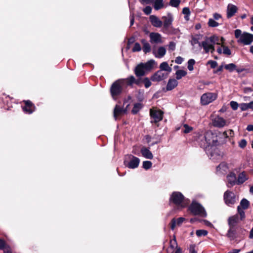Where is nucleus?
<instances>
[{
    "instance_id": "obj_1",
    "label": "nucleus",
    "mask_w": 253,
    "mask_h": 253,
    "mask_svg": "<svg viewBox=\"0 0 253 253\" xmlns=\"http://www.w3.org/2000/svg\"><path fill=\"white\" fill-rule=\"evenodd\" d=\"M201 147L208 148L218 145L217 136L211 131H207L204 134H200L197 140Z\"/></svg>"
},
{
    "instance_id": "obj_2",
    "label": "nucleus",
    "mask_w": 253,
    "mask_h": 253,
    "mask_svg": "<svg viewBox=\"0 0 253 253\" xmlns=\"http://www.w3.org/2000/svg\"><path fill=\"white\" fill-rule=\"evenodd\" d=\"M125 84V79H118L113 83L110 88V92L112 98L116 100L122 94Z\"/></svg>"
},
{
    "instance_id": "obj_3",
    "label": "nucleus",
    "mask_w": 253,
    "mask_h": 253,
    "mask_svg": "<svg viewBox=\"0 0 253 253\" xmlns=\"http://www.w3.org/2000/svg\"><path fill=\"white\" fill-rule=\"evenodd\" d=\"M188 211L193 215H199L202 217L207 216V212L203 206L195 201H193L188 208Z\"/></svg>"
},
{
    "instance_id": "obj_4",
    "label": "nucleus",
    "mask_w": 253,
    "mask_h": 253,
    "mask_svg": "<svg viewBox=\"0 0 253 253\" xmlns=\"http://www.w3.org/2000/svg\"><path fill=\"white\" fill-rule=\"evenodd\" d=\"M184 200L185 197L181 192L174 191L170 195L169 202V204L172 203L177 206L184 208L185 207V205H183Z\"/></svg>"
},
{
    "instance_id": "obj_5",
    "label": "nucleus",
    "mask_w": 253,
    "mask_h": 253,
    "mask_svg": "<svg viewBox=\"0 0 253 253\" xmlns=\"http://www.w3.org/2000/svg\"><path fill=\"white\" fill-rule=\"evenodd\" d=\"M140 163V159L131 154H127L125 156L124 165L129 169H134L138 168Z\"/></svg>"
},
{
    "instance_id": "obj_6",
    "label": "nucleus",
    "mask_w": 253,
    "mask_h": 253,
    "mask_svg": "<svg viewBox=\"0 0 253 253\" xmlns=\"http://www.w3.org/2000/svg\"><path fill=\"white\" fill-rule=\"evenodd\" d=\"M164 112L159 110H150V116L153 120L151 121V123L155 124L158 127L159 126V122L162 121L163 119Z\"/></svg>"
},
{
    "instance_id": "obj_7",
    "label": "nucleus",
    "mask_w": 253,
    "mask_h": 253,
    "mask_svg": "<svg viewBox=\"0 0 253 253\" xmlns=\"http://www.w3.org/2000/svg\"><path fill=\"white\" fill-rule=\"evenodd\" d=\"M223 199L225 203L228 206H231L236 202L235 194L232 191L228 190L224 192Z\"/></svg>"
},
{
    "instance_id": "obj_8",
    "label": "nucleus",
    "mask_w": 253,
    "mask_h": 253,
    "mask_svg": "<svg viewBox=\"0 0 253 253\" xmlns=\"http://www.w3.org/2000/svg\"><path fill=\"white\" fill-rule=\"evenodd\" d=\"M216 98L215 94L211 92L203 94L201 97V102L202 105H206L215 100Z\"/></svg>"
},
{
    "instance_id": "obj_9",
    "label": "nucleus",
    "mask_w": 253,
    "mask_h": 253,
    "mask_svg": "<svg viewBox=\"0 0 253 253\" xmlns=\"http://www.w3.org/2000/svg\"><path fill=\"white\" fill-rule=\"evenodd\" d=\"M23 103L24 104V106H22V110L25 113L31 114L35 111L36 106L31 101L23 100Z\"/></svg>"
},
{
    "instance_id": "obj_10",
    "label": "nucleus",
    "mask_w": 253,
    "mask_h": 253,
    "mask_svg": "<svg viewBox=\"0 0 253 253\" xmlns=\"http://www.w3.org/2000/svg\"><path fill=\"white\" fill-rule=\"evenodd\" d=\"M253 42V35L244 32L238 40V42L243 43L244 45H249Z\"/></svg>"
},
{
    "instance_id": "obj_11",
    "label": "nucleus",
    "mask_w": 253,
    "mask_h": 253,
    "mask_svg": "<svg viewBox=\"0 0 253 253\" xmlns=\"http://www.w3.org/2000/svg\"><path fill=\"white\" fill-rule=\"evenodd\" d=\"M212 124L214 127L222 128L226 125V121L218 116L212 120Z\"/></svg>"
},
{
    "instance_id": "obj_12",
    "label": "nucleus",
    "mask_w": 253,
    "mask_h": 253,
    "mask_svg": "<svg viewBox=\"0 0 253 253\" xmlns=\"http://www.w3.org/2000/svg\"><path fill=\"white\" fill-rule=\"evenodd\" d=\"M237 230H238V227H229L226 236L230 241H233L237 238H241V236L238 235Z\"/></svg>"
},
{
    "instance_id": "obj_13",
    "label": "nucleus",
    "mask_w": 253,
    "mask_h": 253,
    "mask_svg": "<svg viewBox=\"0 0 253 253\" xmlns=\"http://www.w3.org/2000/svg\"><path fill=\"white\" fill-rule=\"evenodd\" d=\"M126 109H124L118 105H116L114 109L113 116L116 120L119 116H122L126 113Z\"/></svg>"
},
{
    "instance_id": "obj_14",
    "label": "nucleus",
    "mask_w": 253,
    "mask_h": 253,
    "mask_svg": "<svg viewBox=\"0 0 253 253\" xmlns=\"http://www.w3.org/2000/svg\"><path fill=\"white\" fill-rule=\"evenodd\" d=\"M228 187L231 188L235 184H237V179L236 174L233 172H230L227 176Z\"/></svg>"
},
{
    "instance_id": "obj_15",
    "label": "nucleus",
    "mask_w": 253,
    "mask_h": 253,
    "mask_svg": "<svg viewBox=\"0 0 253 253\" xmlns=\"http://www.w3.org/2000/svg\"><path fill=\"white\" fill-rule=\"evenodd\" d=\"M162 19L163 20L164 28L165 29H168L173 20V16L170 13H168L167 16H163Z\"/></svg>"
},
{
    "instance_id": "obj_16",
    "label": "nucleus",
    "mask_w": 253,
    "mask_h": 253,
    "mask_svg": "<svg viewBox=\"0 0 253 253\" xmlns=\"http://www.w3.org/2000/svg\"><path fill=\"white\" fill-rule=\"evenodd\" d=\"M142 64H138L135 68L134 72L136 76L138 78L144 76L146 74V71L142 66Z\"/></svg>"
},
{
    "instance_id": "obj_17",
    "label": "nucleus",
    "mask_w": 253,
    "mask_h": 253,
    "mask_svg": "<svg viewBox=\"0 0 253 253\" xmlns=\"http://www.w3.org/2000/svg\"><path fill=\"white\" fill-rule=\"evenodd\" d=\"M238 10L237 7L233 4H229L227 9V17L230 18L233 16Z\"/></svg>"
},
{
    "instance_id": "obj_18",
    "label": "nucleus",
    "mask_w": 253,
    "mask_h": 253,
    "mask_svg": "<svg viewBox=\"0 0 253 253\" xmlns=\"http://www.w3.org/2000/svg\"><path fill=\"white\" fill-rule=\"evenodd\" d=\"M239 221V216L237 214L230 216L228 219V224L229 227H238L237 224Z\"/></svg>"
},
{
    "instance_id": "obj_19",
    "label": "nucleus",
    "mask_w": 253,
    "mask_h": 253,
    "mask_svg": "<svg viewBox=\"0 0 253 253\" xmlns=\"http://www.w3.org/2000/svg\"><path fill=\"white\" fill-rule=\"evenodd\" d=\"M201 45L204 48L206 53H208L211 51V54L213 53L215 50V47L213 44H208L206 41H203L201 42Z\"/></svg>"
},
{
    "instance_id": "obj_20",
    "label": "nucleus",
    "mask_w": 253,
    "mask_h": 253,
    "mask_svg": "<svg viewBox=\"0 0 253 253\" xmlns=\"http://www.w3.org/2000/svg\"><path fill=\"white\" fill-rule=\"evenodd\" d=\"M149 19L152 25L155 27L159 28L163 25V22L155 15H151Z\"/></svg>"
},
{
    "instance_id": "obj_21",
    "label": "nucleus",
    "mask_w": 253,
    "mask_h": 253,
    "mask_svg": "<svg viewBox=\"0 0 253 253\" xmlns=\"http://www.w3.org/2000/svg\"><path fill=\"white\" fill-rule=\"evenodd\" d=\"M142 155L145 158L148 159H152L153 155L152 152L149 150L148 148L143 147L140 150Z\"/></svg>"
},
{
    "instance_id": "obj_22",
    "label": "nucleus",
    "mask_w": 253,
    "mask_h": 253,
    "mask_svg": "<svg viewBox=\"0 0 253 253\" xmlns=\"http://www.w3.org/2000/svg\"><path fill=\"white\" fill-rule=\"evenodd\" d=\"M178 82L176 80L174 79H169L167 85V90H171L177 86Z\"/></svg>"
},
{
    "instance_id": "obj_23",
    "label": "nucleus",
    "mask_w": 253,
    "mask_h": 253,
    "mask_svg": "<svg viewBox=\"0 0 253 253\" xmlns=\"http://www.w3.org/2000/svg\"><path fill=\"white\" fill-rule=\"evenodd\" d=\"M140 64H142V66H143L144 69L146 72H148L150 71L153 68L154 65L155 64V60L151 59L145 63H141Z\"/></svg>"
},
{
    "instance_id": "obj_24",
    "label": "nucleus",
    "mask_w": 253,
    "mask_h": 253,
    "mask_svg": "<svg viewBox=\"0 0 253 253\" xmlns=\"http://www.w3.org/2000/svg\"><path fill=\"white\" fill-rule=\"evenodd\" d=\"M150 38L151 42L159 43L161 42V37L158 33H151L150 34Z\"/></svg>"
},
{
    "instance_id": "obj_25",
    "label": "nucleus",
    "mask_w": 253,
    "mask_h": 253,
    "mask_svg": "<svg viewBox=\"0 0 253 253\" xmlns=\"http://www.w3.org/2000/svg\"><path fill=\"white\" fill-rule=\"evenodd\" d=\"M247 180H248V177H247V175L245 171H243L240 173L237 179V184L241 185L244 183Z\"/></svg>"
},
{
    "instance_id": "obj_26",
    "label": "nucleus",
    "mask_w": 253,
    "mask_h": 253,
    "mask_svg": "<svg viewBox=\"0 0 253 253\" xmlns=\"http://www.w3.org/2000/svg\"><path fill=\"white\" fill-rule=\"evenodd\" d=\"M141 42L143 44V52L145 53L150 52L151 51L150 44L148 42H147L144 39H142Z\"/></svg>"
},
{
    "instance_id": "obj_27",
    "label": "nucleus",
    "mask_w": 253,
    "mask_h": 253,
    "mask_svg": "<svg viewBox=\"0 0 253 253\" xmlns=\"http://www.w3.org/2000/svg\"><path fill=\"white\" fill-rule=\"evenodd\" d=\"M160 69L162 71H167L169 73H170L172 70L167 62H162L160 65Z\"/></svg>"
},
{
    "instance_id": "obj_28",
    "label": "nucleus",
    "mask_w": 253,
    "mask_h": 253,
    "mask_svg": "<svg viewBox=\"0 0 253 253\" xmlns=\"http://www.w3.org/2000/svg\"><path fill=\"white\" fill-rule=\"evenodd\" d=\"M209 40L212 44L214 45V44H216L218 45H220V39L219 37L216 35L211 36Z\"/></svg>"
},
{
    "instance_id": "obj_29",
    "label": "nucleus",
    "mask_w": 253,
    "mask_h": 253,
    "mask_svg": "<svg viewBox=\"0 0 253 253\" xmlns=\"http://www.w3.org/2000/svg\"><path fill=\"white\" fill-rule=\"evenodd\" d=\"M163 0H155L154 7L155 10H158L164 7Z\"/></svg>"
},
{
    "instance_id": "obj_30",
    "label": "nucleus",
    "mask_w": 253,
    "mask_h": 253,
    "mask_svg": "<svg viewBox=\"0 0 253 253\" xmlns=\"http://www.w3.org/2000/svg\"><path fill=\"white\" fill-rule=\"evenodd\" d=\"M142 105L140 103H136L134 104L133 107L131 110V113L133 114H136L142 108Z\"/></svg>"
},
{
    "instance_id": "obj_31",
    "label": "nucleus",
    "mask_w": 253,
    "mask_h": 253,
    "mask_svg": "<svg viewBox=\"0 0 253 253\" xmlns=\"http://www.w3.org/2000/svg\"><path fill=\"white\" fill-rule=\"evenodd\" d=\"M187 74V72L183 70H178L176 71V80H180L182 77L185 76Z\"/></svg>"
},
{
    "instance_id": "obj_32",
    "label": "nucleus",
    "mask_w": 253,
    "mask_h": 253,
    "mask_svg": "<svg viewBox=\"0 0 253 253\" xmlns=\"http://www.w3.org/2000/svg\"><path fill=\"white\" fill-rule=\"evenodd\" d=\"M166 53V50L164 47L161 46L158 49V54L155 55L156 57L162 58L163 57Z\"/></svg>"
},
{
    "instance_id": "obj_33",
    "label": "nucleus",
    "mask_w": 253,
    "mask_h": 253,
    "mask_svg": "<svg viewBox=\"0 0 253 253\" xmlns=\"http://www.w3.org/2000/svg\"><path fill=\"white\" fill-rule=\"evenodd\" d=\"M250 206L249 201L246 199H243L240 202V206L242 209L246 210L248 209Z\"/></svg>"
},
{
    "instance_id": "obj_34",
    "label": "nucleus",
    "mask_w": 253,
    "mask_h": 253,
    "mask_svg": "<svg viewBox=\"0 0 253 253\" xmlns=\"http://www.w3.org/2000/svg\"><path fill=\"white\" fill-rule=\"evenodd\" d=\"M126 81V83L127 85L131 86L133 84H135V78L133 76H130L126 79H125V82Z\"/></svg>"
},
{
    "instance_id": "obj_35",
    "label": "nucleus",
    "mask_w": 253,
    "mask_h": 253,
    "mask_svg": "<svg viewBox=\"0 0 253 253\" xmlns=\"http://www.w3.org/2000/svg\"><path fill=\"white\" fill-rule=\"evenodd\" d=\"M224 68L229 71L230 72H232L236 69V65L234 63H230L226 64L224 66Z\"/></svg>"
},
{
    "instance_id": "obj_36",
    "label": "nucleus",
    "mask_w": 253,
    "mask_h": 253,
    "mask_svg": "<svg viewBox=\"0 0 253 253\" xmlns=\"http://www.w3.org/2000/svg\"><path fill=\"white\" fill-rule=\"evenodd\" d=\"M150 80L152 82H159L163 81L162 79L159 77L157 71L155 72L153 75L151 76Z\"/></svg>"
},
{
    "instance_id": "obj_37",
    "label": "nucleus",
    "mask_w": 253,
    "mask_h": 253,
    "mask_svg": "<svg viewBox=\"0 0 253 253\" xmlns=\"http://www.w3.org/2000/svg\"><path fill=\"white\" fill-rule=\"evenodd\" d=\"M182 13L185 15L184 18L186 20L189 19V16L190 15V10L189 7H184L182 9Z\"/></svg>"
},
{
    "instance_id": "obj_38",
    "label": "nucleus",
    "mask_w": 253,
    "mask_h": 253,
    "mask_svg": "<svg viewBox=\"0 0 253 253\" xmlns=\"http://www.w3.org/2000/svg\"><path fill=\"white\" fill-rule=\"evenodd\" d=\"M238 212L240 216V220H243L245 218V213L244 211V209H242L240 206L237 207Z\"/></svg>"
},
{
    "instance_id": "obj_39",
    "label": "nucleus",
    "mask_w": 253,
    "mask_h": 253,
    "mask_svg": "<svg viewBox=\"0 0 253 253\" xmlns=\"http://www.w3.org/2000/svg\"><path fill=\"white\" fill-rule=\"evenodd\" d=\"M208 25L210 27H216L219 25V23L215 21L214 19L210 18L209 20Z\"/></svg>"
},
{
    "instance_id": "obj_40",
    "label": "nucleus",
    "mask_w": 253,
    "mask_h": 253,
    "mask_svg": "<svg viewBox=\"0 0 253 253\" xmlns=\"http://www.w3.org/2000/svg\"><path fill=\"white\" fill-rule=\"evenodd\" d=\"M177 245V243L176 240V237L174 235L173 239L172 240H170L169 242V247L171 249H174L175 247L176 248H178Z\"/></svg>"
},
{
    "instance_id": "obj_41",
    "label": "nucleus",
    "mask_w": 253,
    "mask_h": 253,
    "mask_svg": "<svg viewBox=\"0 0 253 253\" xmlns=\"http://www.w3.org/2000/svg\"><path fill=\"white\" fill-rule=\"evenodd\" d=\"M238 235L241 236L240 238H244L246 234L247 231L246 229L241 227H238V230H237Z\"/></svg>"
},
{
    "instance_id": "obj_42",
    "label": "nucleus",
    "mask_w": 253,
    "mask_h": 253,
    "mask_svg": "<svg viewBox=\"0 0 253 253\" xmlns=\"http://www.w3.org/2000/svg\"><path fill=\"white\" fill-rule=\"evenodd\" d=\"M152 163L149 161H145L143 162V168L146 170L149 169L152 167Z\"/></svg>"
},
{
    "instance_id": "obj_43",
    "label": "nucleus",
    "mask_w": 253,
    "mask_h": 253,
    "mask_svg": "<svg viewBox=\"0 0 253 253\" xmlns=\"http://www.w3.org/2000/svg\"><path fill=\"white\" fill-rule=\"evenodd\" d=\"M195 61L193 59H190L188 60L187 68L189 71H192L193 70V66L195 64Z\"/></svg>"
},
{
    "instance_id": "obj_44",
    "label": "nucleus",
    "mask_w": 253,
    "mask_h": 253,
    "mask_svg": "<svg viewBox=\"0 0 253 253\" xmlns=\"http://www.w3.org/2000/svg\"><path fill=\"white\" fill-rule=\"evenodd\" d=\"M208 232L206 230H197L196 232V234L198 237H201L202 236L207 235Z\"/></svg>"
},
{
    "instance_id": "obj_45",
    "label": "nucleus",
    "mask_w": 253,
    "mask_h": 253,
    "mask_svg": "<svg viewBox=\"0 0 253 253\" xmlns=\"http://www.w3.org/2000/svg\"><path fill=\"white\" fill-rule=\"evenodd\" d=\"M142 82L144 84L145 87L146 88L149 87L152 84V83L150 81V79L147 77H145L144 79H143Z\"/></svg>"
},
{
    "instance_id": "obj_46",
    "label": "nucleus",
    "mask_w": 253,
    "mask_h": 253,
    "mask_svg": "<svg viewBox=\"0 0 253 253\" xmlns=\"http://www.w3.org/2000/svg\"><path fill=\"white\" fill-rule=\"evenodd\" d=\"M221 47H223V53L227 55H230L231 54V52L229 47L227 46H225L224 44L221 45Z\"/></svg>"
},
{
    "instance_id": "obj_47",
    "label": "nucleus",
    "mask_w": 253,
    "mask_h": 253,
    "mask_svg": "<svg viewBox=\"0 0 253 253\" xmlns=\"http://www.w3.org/2000/svg\"><path fill=\"white\" fill-rule=\"evenodd\" d=\"M180 3V0H170L169 4L174 7H177Z\"/></svg>"
},
{
    "instance_id": "obj_48",
    "label": "nucleus",
    "mask_w": 253,
    "mask_h": 253,
    "mask_svg": "<svg viewBox=\"0 0 253 253\" xmlns=\"http://www.w3.org/2000/svg\"><path fill=\"white\" fill-rule=\"evenodd\" d=\"M183 127L184 129L183 130V132L184 133H189L193 129V128L192 126H189L187 124H184L183 125Z\"/></svg>"
},
{
    "instance_id": "obj_49",
    "label": "nucleus",
    "mask_w": 253,
    "mask_h": 253,
    "mask_svg": "<svg viewBox=\"0 0 253 253\" xmlns=\"http://www.w3.org/2000/svg\"><path fill=\"white\" fill-rule=\"evenodd\" d=\"M141 50V47L140 44L138 42H135L134 46L132 49V51L133 52H139Z\"/></svg>"
},
{
    "instance_id": "obj_50",
    "label": "nucleus",
    "mask_w": 253,
    "mask_h": 253,
    "mask_svg": "<svg viewBox=\"0 0 253 253\" xmlns=\"http://www.w3.org/2000/svg\"><path fill=\"white\" fill-rule=\"evenodd\" d=\"M157 72L158 73L159 77H160L162 80H164V79H166L168 77V74L163 73V71L160 69L158 70Z\"/></svg>"
},
{
    "instance_id": "obj_51",
    "label": "nucleus",
    "mask_w": 253,
    "mask_h": 253,
    "mask_svg": "<svg viewBox=\"0 0 253 253\" xmlns=\"http://www.w3.org/2000/svg\"><path fill=\"white\" fill-rule=\"evenodd\" d=\"M191 43L193 45L198 43L199 46H202L201 42H199V39L195 37H192Z\"/></svg>"
},
{
    "instance_id": "obj_52",
    "label": "nucleus",
    "mask_w": 253,
    "mask_h": 253,
    "mask_svg": "<svg viewBox=\"0 0 253 253\" xmlns=\"http://www.w3.org/2000/svg\"><path fill=\"white\" fill-rule=\"evenodd\" d=\"M230 105L233 110H237L238 107L239 106V104L237 102L234 101H231Z\"/></svg>"
},
{
    "instance_id": "obj_53",
    "label": "nucleus",
    "mask_w": 253,
    "mask_h": 253,
    "mask_svg": "<svg viewBox=\"0 0 253 253\" xmlns=\"http://www.w3.org/2000/svg\"><path fill=\"white\" fill-rule=\"evenodd\" d=\"M247 144V142L245 139H241L239 142V146L241 148H244Z\"/></svg>"
},
{
    "instance_id": "obj_54",
    "label": "nucleus",
    "mask_w": 253,
    "mask_h": 253,
    "mask_svg": "<svg viewBox=\"0 0 253 253\" xmlns=\"http://www.w3.org/2000/svg\"><path fill=\"white\" fill-rule=\"evenodd\" d=\"M235 37L236 39L240 38L242 36V31L240 29H236L234 31Z\"/></svg>"
},
{
    "instance_id": "obj_55",
    "label": "nucleus",
    "mask_w": 253,
    "mask_h": 253,
    "mask_svg": "<svg viewBox=\"0 0 253 253\" xmlns=\"http://www.w3.org/2000/svg\"><path fill=\"white\" fill-rule=\"evenodd\" d=\"M143 11L145 14L149 15L151 13L152 8L150 6H147L143 9Z\"/></svg>"
},
{
    "instance_id": "obj_56",
    "label": "nucleus",
    "mask_w": 253,
    "mask_h": 253,
    "mask_svg": "<svg viewBox=\"0 0 253 253\" xmlns=\"http://www.w3.org/2000/svg\"><path fill=\"white\" fill-rule=\"evenodd\" d=\"M208 64L210 65L212 69H214L217 66V62L213 60H209L208 62Z\"/></svg>"
},
{
    "instance_id": "obj_57",
    "label": "nucleus",
    "mask_w": 253,
    "mask_h": 253,
    "mask_svg": "<svg viewBox=\"0 0 253 253\" xmlns=\"http://www.w3.org/2000/svg\"><path fill=\"white\" fill-rule=\"evenodd\" d=\"M239 107L242 111H246L248 109L247 103H242L239 104Z\"/></svg>"
},
{
    "instance_id": "obj_58",
    "label": "nucleus",
    "mask_w": 253,
    "mask_h": 253,
    "mask_svg": "<svg viewBox=\"0 0 253 253\" xmlns=\"http://www.w3.org/2000/svg\"><path fill=\"white\" fill-rule=\"evenodd\" d=\"M223 65L219 66L217 70L213 71V73L220 75L223 71Z\"/></svg>"
},
{
    "instance_id": "obj_59",
    "label": "nucleus",
    "mask_w": 253,
    "mask_h": 253,
    "mask_svg": "<svg viewBox=\"0 0 253 253\" xmlns=\"http://www.w3.org/2000/svg\"><path fill=\"white\" fill-rule=\"evenodd\" d=\"M185 218L184 217H180L178 218L176 221V223L177 225L180 226L181 224L184 222V221H185Z\"/></svg>"
},
{
    "instance_id": "obj_60",
    "label": "nucleus",
    "mask_w": 253,
    "mask_h": 253,
    "mask_svg": "<svg viewBox=\"0 0 253 253\" xmlns=\"http://www.w3.org/2000/svg\"><path fill=\"white\" fill-rule=\"evenodd\" d=\"M169 50L173 51L175 49V43L173 42H170L169 43Z\"/></svg>"
},
{
    "instance_id": "obj_61",
    "label": "nucleus",
    "mask_w": 253,
    "mask_h": 253,
    "mask_svg": "<svg viewBox=\"0 0 253 253\" xmlns=\"http://www.w3.org/2000/svg\"><path fill=\"white\" fill-rule=\"evenodd\" d=\"M136 97L139 101H142L144 99L143 93L141 92L140 91H139Z\"/></svg>"
},
{
    "instance_id": "obj_62",
    "label": "nucleus",
    "mask_w": 253,
    "mask_h": 253,
    "mask_svg": "<svg viewBox=\"0 0 253 253\" xmlns=\"http://www.w3.org/2000/svg\"><path fill=\"white\" fill-rule=\"evenodd\" d=\"M176 220L175 218H172L170 223V226L171 230H174L176 226Z\"/></svg>"
},
{
    "instance_id": "obj_63",
    "label": "nucleus",
    "mask_w": 253,
    "mask_h": 253,
    "mask_svg": "<svg viewBox=\"0 0 253 253\" xmlns=\"http://www.w3.org/2000/svg\"><path fill=\"white\" fill-rule=\"evenodd\" d=\"M6 246L5 242L4 240L0 239V250H3Z\"/></svg>"
},
{
    "instance_id": "obj_64",
    "label": "nucleus",
    "mask_w": 253,
    "mask_h": 253,
    "mask_svg": "<svg viewBox=\"0 0 253 253\" xmlns=\"http://www.w3.org/2000/svg\"><path fill=\"white\" fill-rule=\"evenodd\" d=\"M195 245H191L189 247V253H197V251L195 249Z\"/></svg>"
}]
</instances>
